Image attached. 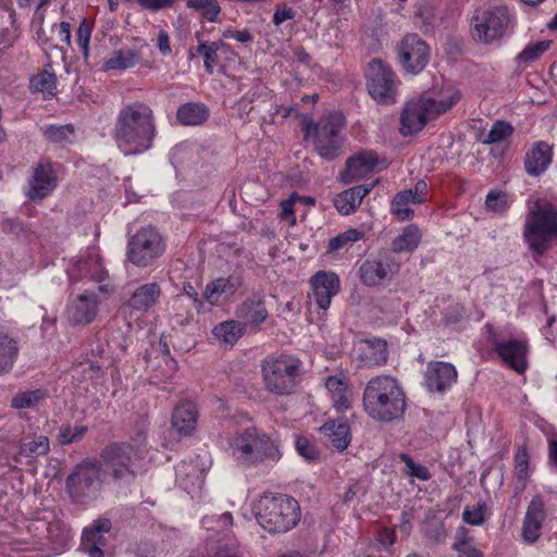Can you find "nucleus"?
<instances>
[{
    "instance_id": "7c9ffc66",
    "label": "nucleus",
    "mask_w": 557,
    "mask_h": 557,
    "mask_svg": "<svg viewBox=\"0 0 557 557\" xmlns=\"http://www.w3.org/2000/svg\"><path fill=\"white\" fill-rule=\"evenodd\" d=\"M459 99L460 94L455 91L449 96H443L440 99L422 95L419 98V101L428 121H431L450 110L459 101Z\"/></svg>"
},
{
    "instance_id": "09e8293b",
    "label": "nucleus",
    "mask_w": 557,
    "mask_h": 557,
    "mask_svg": "<svg viewBox=\"0 0 557 557\" xmlns=\"http://www.w3.org/2000/svg\"><path fill=\"white\" fill-rule=\"evenodd\" d=\"M513 133V127L510 123L506 121H496L492 128L490 129L488 134L484 139H482V144L484 145H492L500 143L508 137H510Z\"/></svg>"
},
{
    "instance_id": "a878e982",
    "label": "nucleus",
    "mask_w": 557,
    "mask_h": 557,
    "mask_svg": "<svg viewBox=\"0 0 557 557\" xmlns=\"http://www.w3.org/2000/svg\"><path fill=\"white\" fill-rule=\"evenodd\" d=\"M374 185L375 183L358 185L339 193L334 199L335 208L344 215L354 213Z\"/></svg>"
},
{
    "instance_id": "4468645a",
    "label": "nucleus",
    "mask_w": 557,
    "mask_h": 557,
    "mask_svg": "<svg viewBox=\"0 0 557 557\" xmlns=\"http://www.w3.org/2000/svg\"><path fill=\"white\" fill-rule=\"evenodd\" d=\"M398 60L407 73L418 74L430 61V47L417 34H407L398 45Z\"/></svg>"
},
{
    "instance_id": "69168bd1",
    "label": "nucleus",
    "mask_w": 557,
    "mask_h": 557,
    "mask_svg": "<svg viewBox=\"0 0 557 557\" xmlns=\"http://www.w3.org/2000/svg\"><path fill=\"white\" fill-rule=\"evenodd\" d=\"M136 2L146 10L158 11L172 5V0H136Z\"/></svg>"
},
{
    "instance_id": "ddd939ff",
    "label": "nucleus",
    "mask_w": 557,
    "mask_h": 557,
    "mask_svg": "<svg viewBox=\"0 0 557 557\" xmlns=\"http://www.w3.org/2000/svg\"><path fill=\"white\" fill-rule=\"evenodd\" d=\"M400 270V262L395 255L385 250L375 258L364 260L359 267L358 274L363 285L375 287L385 281L393 280Z\"/></svg>"
},
{
    "instance_id": "b1692460",
    "label": "nucleus",
    "mask_w": 557,
    "mask_h": 557,
    "mask_svg": "<svg viewBox=\"0 0 557 557\" xmlns=\"http://www.w3.org/2000/svg\"><path fill=\"white\" fill-rule=\"evenodd\" d=\"M377 158L372 152H361L347 159L346 169L342 173V180L348 184L367 176L373 171Z\"/></svg>"
},
{
    "instance_id": "1a4fd4ad",
    "label": "nucleus",
    "mask_w": 557,
    "mask_h": 557,
    "mask_svg": "<svg viewBox=\"0 0 557 557\" xmlns=\"http://www.w3.org/2000/svg\"><path fill=\"white\" fill-rule=\"evenodd\" d=\"M166 243L157 227H140L129 237L126 258L137 268L152 267L165 252Z\"/></svg>"
},
{
    "instance_id": "bb28decb",
    "label": "nucleus",
    "mask_w": 557,
    "mask_h": 557,
    "mask_svg": "<svg viewBox=\"0 0 557 557\" xmlns=\"http://www.w3.org/2000/svg\"><path fill=\"white\" fill-rule=\"evenodd\" d=\"M428 122L419 99L409 101L400 115V133L404 136L412 135L420 132Z\"/></svg>"
},
{
    "instance_id": "37998d69",
    "label": "nucleus",
    "mask_w": 557,
    "mask_h": 557,
    "mask_svg": "<svg viewBox=\"0 0 557 557\" xmlns=\"http://www.w3.org/2000/svg\"><path fill=\"white\" fill-rule=\"evenodd\" d=\"M186 7L201 13L209 22H218L221 7L218 0H186Z\"/></svg>"
},
{
    "instance_id": "6e6d98bb",
    "label": "nucleus",
    "mask_w": 557,
    "mask_h": 557,
    "mask_svg": "<svg viewBox=\"0 0 557 557\" xmlns=\"http://www.w3.org/2000/svg\"><path fill=\"white\" fill-rule=\"evenodd\" d=\"M487 507L484 502L474 507L467 506L462 512V520L470 525H482L485 522V511Z\"/></svg>"
},
{
    "instance_id": "c03bdc74",
    "label": "nucleus",
    "mask_w": 557,
    "mask_h": 557,
    "mask_svg": "<svg viewBox=\"0 0 557 557\" xmlns=\"http://www.w3.org/2000/svg\"><path fill=\"white\" fill-rule=\"evenodd\" d=\"M210 466V460H201V457L197 456L195 461H190L189 463L183 462L178 468V473H184L187 478H191V480L196 482H202L203 474Z\"/></svg>"
},
{
    "instance_id": "412c9836",
    "label": "nucleus",
    "mask_w": 557,
    "mask_h": 557,
    "mask_svg": "<svg viewBox=\"0 0 557 557\" xmlns=\"http://www.w3.org/2000/svg\"><path fill=\"white\" fill-rule=\"evenodd\" d=\"M238 319L246 325H259L268 319V310L264 305L262 293H253L240 302L235 311Z\"/></svg>"
},
{
    "instance_id": "58836bf2",
    "label": "nucleus",
    "mask_w": 557,
    "mask_h": 557,
    "mask_svg": "<svg viewBox=\"0 0 557 557\" xmlns=\"http://www.w3.org/2000/svg\"><path fill=\"white\" fill-rule=\"evenodd\" d=\"M76 271L82 277H89L91 281L103 282L108 276L107 270L103 268L98 256H88L75 265Z\"/></svg>"
},
{
    "instance_id": "9d476101",
    "label": "nucleus",
    "mask_w": 557,
    "mask_h": 557,
    "mask_svg": "<svg viewBox=\"0 0 557 557\" xmlns=\"http://www.w3.org/2000/svg\"><path fill=\"white\" fill-rule=\"evenodd\" d=\"M132 453L127 443H112L101 450L100 458L115 483L131 485L136 480L138 471Z\"/></svg>"
},
{
    "instance_id": "338daca9",
    "label": "nucleus",
    "mask_w": 557,
    "mask_h": 557,
    "mask_svg": "<svg viewBox=\"0 0 557 557\" xmlns=\"http://www.w3.org/2000/svg\"><path fill=\"white\" fill-rule=\"evenodd\" d=\"M349 395L350 392L348 388L346 391L333 395L334 406L338 411H344L349 408Z\"/></svg>"
},
{
    "instance_id": "3c124183",
    "label": "nucleus",
    "mask_w": 557,
    "mask_h": 557,
    "mask_svg": "<svg viewBox=\"0 0 557 557\" xmlns=\"http://www.w3.org/2000/svg\"><path fill=\"white\" fill-rule=\"evenodd\" d=\"M417 10L414 13L416 25L422 29L424 33H428L432 29L433 21H434V11L433 8L424 2L420 1L416 4Z\"/></svg>"
},
{
    "instance_id": "f03ea898",
    "label": "nucleus",
    "mask_w": 557,
    "mask_h": 557,
    "mask_svg": "<svg viewBox=\"0 0 557 557\" xmlns=\"http://www.w3.org/2000/svg\"><path fill=\"white\" fill-rule=\"evenodd\" d=\"M363 409L376 422L400 421L407 409V396L400 383L391 375H377L366 385Z\"/></svg>"
},
{
    "instance_id": "f257e3e1",
    "label": "nucleus",
    "mask_w": 557,
    "mask_h": 557,
    "mask_svg": "<svg viewBox=\"0 0 557 557\" xmlns=\"http://www.w3.org/2000/svg\"><path fill=\"white\" fill-rule=\"evenodd\" d=\"M154 134V115L148 104L135 101L120 110L113 139L124 156L139 154L150 149Z\"/></svg>"
},
{
    "instance_id": "a19ab883",
    "label": "nucleus",
    "mask_w": 557,
    "mask_h": 557,
    "mask_svg": "<svg viewBox=\"0 0 557 557\" xmlns=\"http://www.w3.org/2000/svg\"><path fill=\"white\" fill-rule=\"evenodd\" d=\"M139 61V54L132 49H120L113 51L111 57L106 60V70H126L135 66Z\"/></svg>"
},
{
    "instance_id": "2f4dec72",
    "label": "nucleus",
    "mask_w": 557,
    "mask_h": 557,
    "mask_svg": "<svg viewBox=\"0 0 557 557\" xmlns=\"http://www.w3.org/2000/svg\"><path fill=\"white\" fill-rule=\"evenodd\" d=\"M20 347L9 333L0 331V376L9 374L17 360Z\"/></svg>"
},
{
    "instance_id": "de8ad7c7",
    "label": "nucleus",
    "mask_w": 557,
    "mask_h": 557,
    "mask_svg": "<svg viewBox=\"0 0 557 557\" xmlns=\"http://www.w3.org/2000/svg\"><path fill=\"white\" fill-rule=\"evenodd\" d=\"M44 136L47 140L54 144H62L71 141V137L74 135V127L71 124L66 125H49L45 126Z\"/></svg>"
},
{
    "instance_id": "a18cd8bd",
    "label": "nucleus",
    "mask_w": 557,
    "mask_h": 557,
    "mask_svg": "<svg viewBox=\"0 0 557 557\" xmlns=\"http://www.w3.org/2000/svg\"><path fill=\"white\" fill-rule=\"evenodd\" d=\"M86 425L71 426L69 423L62 424L58 432V442L60 445H71L81 441L87 433Z\"/></svg>"
},
{
    "instance_id": "79ce46f5",
    "label": "nucleus",
    "mask_w": 557,
    "mask_h": 557,
    "mask_svg": "<svg viewBox=\"0 0 557 557\" xmlns=\"http://www.w3.org/2000/svg\"><path fill=\"white\" fill-rule=\"evenodd\" d=\"M49 44V47L63 51L64 48H71V24L69 22H61L53 24L51 27V37L44 40V45Z\"/></svg>"
},
{
    "instance_id": "72a5a7b5",
    "label": "nucleus",
    "mask_w": 557,
    "mask_h": 557,
    "mask_svg": "<svg viewBox=\"0 0 557 557\" xmlns=\"http://www.w3.org/2000/svg\"><path fill=\"white\" fill-rule=\"evenodd\" d=\"M421 242V231L414 225L410 224L406 226L401 234L398 235L392 242V250H389L393 255L399 253L403 251H413Z\"/></svg>"
},
{
    "instance_id": "4d7b16f0",
    "label": "nucleus",
    "mask_w": 557,
    "mask_h": 557,
    "mask_svg": "<svg viewBox=\"0 0 557 557\" xmlns=\"http://www.w3.org/2000/svg\"><path fill=\"white\" fill-rule=\"evenodd\" d=\"M399 459L405 463L406 472L410 476L418 478L422 481H426L431 478L429 469L424 466L417 465L409 455L400 454Z\"/></svg>"
},
{
    "instance_id": "2eb2a0df",
    "label": "nucleus",
    "mask_w": 557,
    "mask_h": 557,
    "mask_svg": "<svg viewBox=\"0 0 557 557\" xmlns=\"http://www.w3.org/2000/svg\"><path fill=\"white\" fill-rule=\"evenodd\" d=\"M100 299L97 292L85 290L70 301L65 315L71 325H88L98 314Z\"/></svg>"
},
{
    "instance_id": "5701e85b",
    "label": "nucleus",
    "mask_w": 557,
    "mask_h": 557,
    "mask_svg": "<svg viewBox=\"0 0 557 557\" xmlns=\"http://www.w3.org/2000/svg\"><path fill=\"white\" fill-rule=\"evenodd\" d=\"M160 296L161 287L158 283H146L132 293L125 306L132 311L146 313L157 305Z\"/></svg>"
},
{
    "instance_id": "393cba45",
    "label": "nucleus",
    "mask_w": 557,
    "mask_h": 557,
    "mask_svg": "<svg viewBox=\"0 0 557 557\" xmlns=\"http://www.w3.org/2000/svg\"><path fill=\"white\" fill-rule=\"evenodd\" d=\"M198 416V410L194 403L182 401L173 410L172 426L180 436H189L196 429Z\"/></svg>"
},
{
    "instance_id": "6e6552de",
    "label": "nucleus",
    "mask_w": 557,
    "mask_h": 557,
    "mask_svg": "<svg viewBox=\"0 0 557 557\" xmlns=\"http://www.w3.org/2000/svg\"><path fill=\"white\" fill-rule=\"evenodd\" d=\"M102 484V466L95 458H86L77 463L65 481L66 492L76 504H86L96 498Z\"/></svg>"
},
{
    "instance_id": "f704fd0d",
    "label": "nucleus",
    "mask_w": 557,
    "mask_h": 557,
    "mask_svg": "<svg viewBox=\"0 0 557 557\" xmlns=\"http://www.w3.org/2000/svg\"><path fill=\"white\" fill-rule=\"evenodd\" d=\"M208 116V108L196 102L182 104L176 112L177 121L182 125H200L207 121Z\"/></svg>"
},
{
    "instance_id": "5fc2aeb1",
    "label": "nucleus",
    "mask_w": 557,
    "mask_h": 557,
    "mask_svg": "<svg viewBox=\"0 0 557 557\" xmlns=\"http://www.w3.org/2000/svg\"><path fill=\"white\" fill-rule=\"evenodd\" d=\"M486 209L502 213L508 208V195L503 190H491L485 199Z\"/></svg>"
},
{
    "instance_id": "6ab92c4d",
    "label": "nucleus",
    "mask_w": 557,
    "mask_h": 557,
    "mask_svg": "<svg viewBox=\"0 0 557 557\" xmlns=\"http://www.w3.org/2000/svg\"><path fill=\"white\" fill-rule=\"evenodd\" d=\"M495 351L502 360L518 373H523L527 369L528 346L523 341L511 339L508 342L495 343Z\"/></svg>"
},
{
    "instance_id": "a211bd4d",
    "label": "nucleus",
    "mask_w": 557,
    "mask_h": 557,
    "mask_svg": "<svg viewBox=\"0 0 557 557\" xmlns=\"http://www.w3.org/2000/svg\"><path fill=\"white\" fill-rule=\"evenodd\" d=\"M55 186L57 175L53 172L52 165L49 162L38 163L34 170L27 196L34 201H40L46 198Z\"/></svg>"
},
{
    "instance_id": "e2e57ef3",
    "label": "nucleus",
    "mask_w": 557,
    "mask_h": 557,
    "mask_svg": "<svg viewBox=\"0 0 557 557\" xmlns=\"http://www.w3.org/2000/svg\"><path fill=\"white\" fill-rule=\"evenodd\" d=\"M453 548L460 555V557H483V553L470 542L454 543Z\"/></svg>"
},
{
    "instance_id": "423d86ee",
    "label": "nucleus",
    "mask_w": 557,
    "mask_h": 557,
    "mask_svg": "<svg viewBox=\"0 0 557 557\" xmlns=\"http://www.w3.org/2000/svg\"><path fill=\"white\" fill-rule=\"evenodd\" d=\"M524 237L532 250L543 255L557 238V209L548 201L537 200L529 212Z\"/></svg>"
},
{
    "instance_id": "603ef678",
    "label": "nucleus",
    "mask_w": 557,
    "mask_h": 557,
    "mask_svg": "<svg viewBox=\"0 0 557 557\" xmlns=\"http://www.w3.org/2000/svg\"><path fill=\"white\" fill-rule=\"evenodd\" d=\"M57 78L52 72L42 71L30 79V87L35 91L53 94L55 89Z\"/></svg>"
},
{
    "instance_id": "39448f33",
    "label": "nucleus",
    "mask_w": 557,
    "mask_h": 557,
    "mask_svg": "<svg viewBox=\"0 0 557 557\" xmlns=\"http://www.w3.org/2000/svg\"><path fill=\"white\" fill-rule=\"evenodd\" d=\"M302 362L292 355L269 356L261 363L264 387L277 396L292 395L300 382Z\"/></svg>"
},
{
    "instance_id": "864d4df0",
    "label": "nucleus",
    "mask_w": 557,
    "mask_h": 557,
    "mask_svg": "<svg viewBox=\"0 0 557 557\" xmlns=\"http://www.w3.org/2000/svg\"><path fill=\"white\" fill-rule=\"evenodd\" d=\"M364 237V232L357 228H349L344 233L333 237L329 242V250L336 251L343 248L348 243H356Z\"/></svg>"
},
{
    "instance_id": "4be33fe9",
    "label": "nucleus",
    "mask_w": 557,
    "mask_h": 557,
    "mask_svg": "<svg viewBox=\"0 0 557 557\" xmlns=\"http://www.w3.org/2000/svg\"><path fill=\"white\" fill-rule=\"evenodd\" d=\"M553 160V147L546 141H537L527 152L524 169L530 176L543 174Z\"/></svg>"
},
{
    "instance_id": "13d9d810",
    "label": "nucleus",
    "mask_w": 557,
    "mask_h": 557,
    "mask_svg": "<svg viewBox=\"0 0 557 557\" xmlns=\"http://www.w3.org/2000/svg\"><path fill=\"white\" fill-rule=\"evenodd\" d=\"M77 45L83 51L84 59L87 61L89 55V41L91 36V27L86 20H83L76 32Z\"/></svg>"
},
{
    "instance_id": "052dcab7",
    "label": "nucleus",
    "mask_w": 557,
    "mask_h": 557,
    "mask_svg": "<svg viewBox=\"0 0 557 557\" xmlns=\"http://www.w3.org/2000/svg\"><path fill=\"white\" fill-rule=\"evenodd\" d=\"M516 462V476L518 481L522 482V485L524 486V481L528 478L529 473V461H528V454L525 449H520L516 454L515 457Z\"/></svg>"
},
{
    "instance_id": "0e129e2a",
    "label": "nucleus",
    "mask_w": 557,
    "mask_h": 557,
    "mask_svg": "<svg viewBox=\"0 0 557 557\" xmlns=\"http://www.w3.org/2000/svg\"><path fill=\"white\" fill-rule=\"evenodd\" d=\"M296 16V11L286 4H277L273 14V23L278 26L286 20H293Z\"/></svg>"
},
{
    "instance_id": "774afa93",
    "label": "nucleus",
    "mask_w": 557,
    "mask_h": 557,
    "mask_svg": "<svg viewBox=\"0 0 557 557\" xmlns=\"http://www.w3.org/2000/svg\"><path fill=\"white\" fill-rule=\"evenodd\" d=\"M206 557H239L231 547L221 545L208 553Z\"/></svg>"
},
{
    "instance_id": "cd10ccee",
    "label": "nucleus",
    "mask_w": 557,
    "mask_h": 557,
    "mask_svg": "<svg viewBox=\"0 0 557 557\" xmlns=\"http://www.w3.org/2000/svg\"><path fill=\"white\" fill-rule=\"evenodd\" d=\"M320 431L329 437L331 446L338 451L345 450L351 442L350 426L345 419L327 421Z\"/></svg>"
},
{
    "instance_id": "ea45409f",
    "label": "nucleus",
    "mask_w": 557,
    "mask_h": 557,
    "mask_svg": "<svg viewBox=\"0 0 557 557\" xmlns=\"http://www.w3.org/2000/svg\"><path fill=\"white\" fill-rule=\"evenodd\" d=\"M49 397L46 388H37L34 391H22L16 393L11 399V407L14 409L34 408Z\"/></svg>"
},
{
    "instance_id": "8fccbe9b",
    "label": "nucleus",
    "mask_w": 557,
    "mask_h": 557,
    "mask_svg": "<svg viewBox=\"0 0 557 557\" xmlns=\"http://www.w3.org/2000/svg\"><path fill=\"white\" fill-rule=\"evenodd\" d=\"M102 545H104L103 535L97 532H83L82 547L89 557H103Z\"/></svg>"
},
{
    "instance_id": "c9c22d12",
    "label": "nucleus",
    "mask_w": 557,
    "mask_h": 557,
    "mask_svg": "<svg viewBox=\"0 0 557 557\" xmlns=\"http://www.w3.org/2000/svg\"><path fill=\"white\" fill-rule=\"evenodd\" d=\"M49 451L50 442L48 436H34L33 438L25 440L23 443H21L18 453L13 457V459L18 462L20 456L27 458H38L40 456L47 455Z\"/></svg>"
},
{
    "instance_id": "680f3d73",
    "label": "nucleus",
    "mask_w": 557,
    "mask_h": 557,
    "mask_svg": "<svg viewBox=\"0 0 557 557\" xmlns=\"http://www.w3.org/2000/svg\"><path fill=\"white\" fill-rule=\"evenodd\" d=\"M15 16H16V13L14 11H12L10 13L12 28H4V29H1V32H0V45H2L3 48L10 49L17 38V34H16L17 26L15 25V23H16Z\"/></svg>"
},
{
    "instance_id": "9b49d317",
    "label": "nucleus",
    "mask_w": 557,
    "mask_h": 557,
    "mask_svg": "<svg viewBox=\"0 0 557 557\" xmlns=\"http://www.w3.org/2000/svg\"><path fill=\"white\" fill-rule=\"evenodd\" d=\"M509 23L510 15L505 5L476 10L472 17L474 38L482 44L498 40L504 37Z\"/></svg>"
},
{
    "instance_id": "20e7f679",
    "label": "nucleus",
    "mask_w": 557,
    "mask_h": 557,
    "mask_svg": "<svg viewBox=\"0 0 557 557\" xmlns=\"http://www.w3.org/2000/svg\"><path fill=\"white\" fill-rule=\"evenodd\" d=\"M345 116L337 111H330L317 121L305 120L302 128L305 139L311 141L317 153L325 160H334L342 153Z\"/></svg>"
},
{
    "instance_id": "aec40b11",
    "label": "nucleus",
    "mask_w": 557,
    "mask_h": 557,
    "mask_svg": "<svg viewBox=\"0 0 557 557\" xmlns=\"http://www.w3.org/2000/svg\"><path fill=\"white\" fill-rule=\"evenodd\" d=\"M545 520L543 499L536 495L530 502L522 524V537L528 543H535L541 536L542 524Z\"/></svg>"
},
{
    "instance_id": "4c0bfd02",
    "label": "nucleus",
    "mask_w": 557,
    "mask_h": 557,
    "mask_svg": "<svg viewBox=\"0 0 557 557\" xmlns=\"http://www.w3.org/2000/svg\"><path fill=\"white\" fill-rule=\"evenodd\" d=\"M245 332V324L230 320L214 326L212 333L216 339L233 346Z\"/></svg>"
},
{
    "instance_id": "e433bc0d",
    "label": "nucleus",
    "mask_w": 557,
    "mask_h": 557,
    "mask_svg": "<svg viewBox=\"0 0 557 557\" xmlns=\"http://www.w3.org/2000/svg\"><path fill=\"white\" fill-rule=\"evenodd\" d=\"M419 200L411 196L410 190H401L394 196L391 203V212L398 221H408L413 216V210L410 208V205H416Z\"/></svg>"
},
{
    "instance_id": "7ed1b4c3",
    "label": "nucleus",
    "mask_w": 557,
    "mask_h": 557,
    "mask_svg": "<svg viewBox=\"0 0 557 557\" xmlns=\"http://www.w3.org/2000/svg\"><path fill=\"white\" fill-rule=\"evenodd\" d=\"M255 516L269 533H285L300 521V507L286 494H264L255 506Z\"/></svg>"
},
{
    "instance_id": "c85d7f7f",
    "label": "nucleus",
    "mask_w": 557,
    "mask_h": 557,
    "mask_svg": "<svg viewBox=\"0 0 557 557\" xmlns=\"http://www.w3.org/2000/svg\"><path fill=\"white\" fill-rule=\"evenodd\" d=\"M239 285V278L218 277L206 285L203 298L212 306L218 305L222 297L233 296Z\"/></svg>"
},
{
    "instance_id": "49530a36",
    "label": "nucleus",
    "mask_w": 557,
    "mask_h": 557,
    "mask_svg": "<svg viewBox=\"0 0 557 557\" xmlns=\"http://www.w3.org/2000/svg\"><path fill=\"white\" fill-rule=\"evenodd\" d=\"M550 46L549 40L529 44L516 58L518 64H529L537 60Z\"/></svg>"
},
{
    "instance_id": "dca6fc26",
    "label": "nucleus",
    "mask_w": 557,
    "mask_h": 557,
    "mask_svg": "<svg viewBox=\"0 0 557 557\" xmlns=\"http://www.w3.org/2000/svg\"><path fill=\"white\" fill-rule=\"evenodd\" d=\"M458 371L450 362L432 360L424 372V385L431 393L441 395L449 391L457 382Z\"/></svg>"
},
{
    "instance_id": "f8f14e48",
    "label": "nucleus",
    "mask_w": 557,
    "mask_h": 557,
    "mask_svg": "<svg viewBox=\"0 0 557 557\" xmlns=\"http://www.w3.org/2000/svg\"><path fill=\"white\" fill-rule=\"evenodd\" d=\"M368 91L381 104H393L396 101L395 74L391 66L379 59L369 63Z\"/></svg>"
},
{
    "instance_id": "473e14b6",
    "label": "nucleus",
    "mask_w": 557,
    "mask_h": 557,
    "mask_svg": "<svg viewBox=\"0 0 557 557\" xmlns=\"http://www.w3.org/2000/svg\"><path fill=\"white\" fill-rule=\"evenodd\" d=\"M230 46L222 40L218 41H206L201 42L196 47V50H190L188 53L189 59H194L197 55H201L203 58L205 70L208 74L213 73V67L218 64V51L219 50H228Z\"/></svg>"
},
{
    "instance_id": "bf43d9fd",
    "label": "nucleus",
    "mask_w": 557,
    "mask_h": 557,
    "mask_svg": "<svg viewBox=\"0 0 557 557\" xmlns=\"http://www.w3.org/2000/svg\"><path fill=\"white\" fill-rule=\"evenodd\" d=\"M296 449L307 460H315L319 457V451L314 444L306 436H297Z\"/></svg>"
},
{
    "instance_id": "0eeeda50",
    "label": "nucleus",
    "mask_w": 557,
    "mask_h": 557,
    "mask_svg": "<svg viewBox=\"0 0 557 557\" xmlns=\"http://www.w3.org/2000/svg\"><path fill=\"white\" fill-rule=\"evenodd\" d=\"M233 454L245 465L252 466L267 460L277 461L281 454L276 444L257 428L245 429L233 442Z\"/></svg>"
},
{
    "instance_id": "f3484780",
    "label": "nucleus",
    "mask_w": 557,
    "mask_h": 557,
    "mask_svg": "<svg viewBox=\"0 0 557 557\" xmlns=\"http://www.w3.org/2000/svg\"><path fill=\"white\" fill-rule=\"evenodd\" d=\"M310 284L314 302L320 309H327L332 297L339 290L338 276L335 273L320 271L311 277Z\"/></svg>"
},
{
    "instance_id": "c756f323",
    "label": "nucleus",
    "mask_w": 557,
    "mask_h": 557,
    "mask_svg": "<svg viewBox=\"0 0 557 557\" xmlns=\"http://www.w3.org/2000/svg\"><path fill=\"white\" fill-rule=\"evenodd\" d=\"M359 356L369 367L381 366L387 361V344L381 338L364 339L359 346Z\"/></svg>"
}]
</instances>
